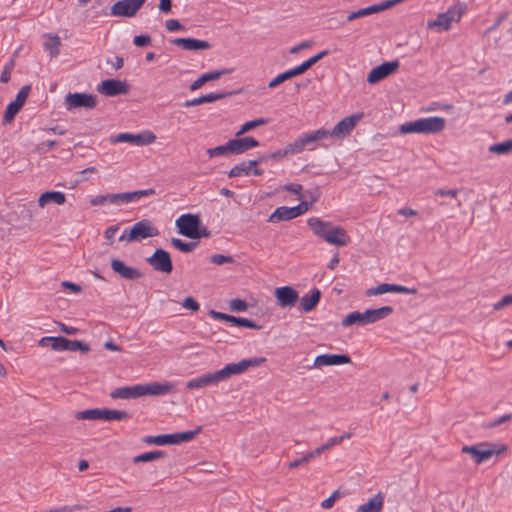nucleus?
Listing matches in <instances>:
<instances>
[{"mask_svg":"<svg viewBox=\"0 0 512 512\" xmlns=\"http://www.w3.org/2000/svg\"><path fill=\"white\" fill-rule=\"evenodd\" d=\"M400 63L398 60L384 62L374 67L367 75V82L374 85L385 78L393 75L399 69Z\"/></svg>","mask_w":512,"mask_h":512,"instance_id":"nucleus-12","label":"nucleus"},{"mask_svg":"<svg viewBox=\"0 0 512 512\" xmlns=\"http://www.w3.org/2000/svg\"><path fill=\"white\" fill-rule=\"evenodd\" d=\"M146 0H120L110 8V14L115 17H134Z\"/></svg>","mask_w":512,"mask_h":512,"instance_id":"nucleus-10","label":"nucleus"},{"mask_svg":"<svg viewBox=\"0 0 512 512\" xmlns=\"http://www.w3.org/2000/svg\"><path fill=\"white\" fill-rule=\"evenodd\" d=\"M45 38H46V41L44 43L45 50L48 51L49 55L53 58L58 56L60 53V45H61L60 37L58 35L48 34L45 36Z\"/></svg>","mask_w":512,"mask_h":512,"instance_id":"nucleus-38","label":"nucleus"},{"mask_svg":"<svg viewBox=\"0 0 512 512\" xmlns=\"http://www.w3.org/2000/svg\"><path fill=\"white\" fill-rule=\"evenodd\" d=\"M120 226L119 225H113L108 227L104 232V237L107 241L108 245H113L115 242V236L117 232L119 231Z\"/></svg>","mask_w":512,"mask_h":512,"instance_id":"nucleus-54","label":"nucleus"},{"mask_svg":"<svg viewBox=\"0 0 512 512\" xmlns=\"http://www.w3.org/2000/svg\"><path fill=\"white\" fill-rule=\"evenodd\" d=\"M306 145L302 139V137L297 138L293 142L289 143L285 147V151L287 152V156L296 155L301 153L305 149Z\"/></svg>","mask_w":512,"mask_h":512,"instance_id":"nucleus-45","label":"nucleus"},{"mask_svg":"<svg viewBox=\"0 0 512 512\" xmlns=\"http://www.w3.org/2000/svg\"><path fill=\"white\" fill-rule=\"evenodd\" d=\"M276 304L282 309H290L299 300L298 291L292 286H281L274 290Z\"/></svg>","mask_w":512,"mask_h":512,"instance_id":"nucleus-15","label":"nucleus"},{"mask_svg":"<svg viewBox=\"0 0 512 512\" xmlns=\"http://www.w3.org/2000/svg\"><path fill=\"white\" fill-rule=\"evenodd\" d=\"M158 235L159 230L151 223V221L141 220L135 223L130 230H125L119 236V241L131 243L150 237H156Z\"/></svg>","mask_w":512,"mask_h":512,"instance_id":"nucleus-6","label":"nucleus"},{"mask_svg":"<svg viewBox=\"0 0 512 512\" xmlns=\"http://www.w3.org/2000/svg\"><path fill=\"white\" fill-rule=\"evenodd\" d=\"M342 497V494L339 490H335L332 492V494L324 499L321 503H320V506L323 508V509H330L334 506L335 502L340 499Z\"/></svg>","mask_w":512,"mask_h":512,"instance_id":"nucleus-51","label":"nucleus"},{"mask_svg":"<svg viewBox=\"0 0 512 512\" xmlns=\"http://www.w3.org/2000/svg\"><path fill=\"white\" fill-rule=\"evenodd\" d=\"M367 324H372L380 321L393 313L391 306H382L376 309H367L366 311Z\"/></svg>","mask_w":512,"mask_h":512,"instance_id":"nucleus-34","label":"nucleus"},{"mask_svg":"<svg viewBox=\"0 0 512 512\" xmlns=\"http://www.w3.org/2000/svg\"><path fill=\"white\" fill-rule=\"evenodd\" d=\"M287 157V152L285 151V148L279 149L277 151H274L269 154L262 155L258 157V160L260 163L267 162L268 160H275V159H282Z\"/></svg>","mask_w":512,"mask_h":512,"instance_id":"nucleus-48","label":"nucleus"},{"mask_svg":"<svg viewBox=\"0 0 512 512\" xmlns=\"http://www.w3.org/2000/svg\"><path fill=\"white\" fill-rule=\"evenodd\" d=\"M508 306H512V293L502 296L500 300L492 305V308L494 311H501Z\"/></svg>","mask_w":512,"mask_h":512,"instance_id":"nucleus-50","label":"nucleus"},{"mask_svg":"<svg viewBox=\"0 0 512 512\" xmlns=\"http://www.w3.org/2000/svg\"><path fill=\"white\" fill-rule=\"evenodd\" d=\"M363 118V113H356L340 120L332 130H328V136L342 140L347 137Z\"/></svg>","mask_w":512,"mask_h":512,"instance_id":"nucleus-11","label":"nucleus"},{"mask_svg":"<svg viewBox=\"0 0 512 512\" xmlns=\"http://www.w3.org/2000/svg\"><path fill=\"white\" fill-rule=\"evenodd\" d=\"M201 428L198 427L195 430H189L185 432H179L174 434H165L166 445H174L183 442H188L196 437V435L200 432Z\"/></svg>","mask_w":512,"mask_h":512,"instance_id":"nucleus-31","label":"nucleus"},{"mask_svg":"<svg viewBox=\"0 0 512 512\" xmlns=\"http://www.w3.org/2000/svg\"><path fill=\"white\" fill-rule=\"evenodd\" d=\"M310 461H311L310 456H308V454L306 453L302 458L296 459V460L290 462L288 464V467L290 469H295V468H298V467H300V466H302L304 464H307Z\"/></svg>","mask_w":512,"mask_h":512,"instance_id":"nucleus-61","label":"nucleus"},{"mask_svg":"<svg viewBox=\"0 0 512 512\" xmlns=\"http://www.w3.org/2000/svg\"><path fill=\"white\" fill-rule=\"evenodd\" d=\"M150 41H151V38L148 35H138V36H135L133 39V43L137 47H144V46L148 45L150 43Z\"/></svg>","mask_w":512,"mask_h":512,"instance_id":"nucleus-63","label":"nucleus"},{"mask_svg":"<svg viewBox=\"0 0 512 512\" xmlns=\"http://www.w3.org/2000/svg\"><path fill=\"white\" fill-rule=\"evenodd\" d=\"M384 293H403V294H416V288H408L397 284L382 283L376 287L366 290L365 295L368 297L382 295Z\"/></svg>","mask_w":512,"mask_h":512,"instance_id":"nucleus-21","label":"nucleus"},{"mask_svg":"<svg viewBox=\"0 0 512 512\" xmlns=\"http://www.w3.org/2000/svg\"><path fill=\"white\" fill-rule=\"evenodd\" d=\"M16 54H14V57L5 65L2 73H1V76H0V81L2 83H7L9 80H10V77H11V72L15 66V57H16Z\"/></svg>","mask_w":512,"mask_h":512,"instance_id":"nucleus-52","label":"nucleus"},{"mask_svg":"<svg viewBox=\"0 0 512 512\" xmlns=\"http://www.w3.org/2000/svg\"><path fill=\"white\" fill-rule=\"evenodd\" d=\"M97 90L105 96H116L128 93L129 86L125 81L107 79L100 83Z\"/></svg>","mask_w":512,"mask_h":512,"instance_id":"nucleus-20","label":"nucleus"},{"mask_svg":"<svg viewBox=\"0 0 512 512\" xmlns=\"http://www.w3.org/2000/svg\"><path fill=\"white\" fill-rule=\"evenodd\" d=\"M310 205L307 201L301 200L300 204L294 207H278L268 218V222L278 223L281 221H287L294 219L302 214H304Z\"/></svg>","mask_w":512,"mask_h":512,"instance_id":"nucleus-9","label":"nucleus"},{"mask_svg":"<svg viewBox=\"0 0 512 512\" xmlns=\"http://www.w3.org/2000/svg\"><path fill=\"white\" fill-rule=\"evenodd\" d=\"M446 127V120L440 116L420 118L399 127L401 134H438Z\"/></svg>","mask_w":512,"mask_h":512,"instance_id":"nucleus-2","label":"nucleus"},{"mask_svg":"<svg viewBox=\"0 0 512 512\" xmlns=\"http://www.w3.org/2000/svg\"><path fill=\"white\" fill-rule=\"evenodd\" d=\"M321 299V291L317 288H313L309 291V293L299 297V309L303 313H309L313 311Z\"/></svg>","mask_w":512,"mask_h":512,"instance_id":"nucleus-26","label":"nucleus"},{"mask_svg":"<svg viewBox=\"0 0 512 512\" xmlns=\"http://www.w3.org/2000/svg\"><path fill=\"white\" fill-rule=\"evenodd\" d=\"M75 418L78 420L121 421L130 418V414L125 410L93 408L77 412Z\"/></svg>","mask_w":512,"mask_h":512,"instance_id":"nucleus-5","label":"nucleus"},{"mask_svg":"<svg viewBox=\"0 0 512 512\" xmlns=\"http://www.w3.org/2000/svg\"><path fill=\"white\" fill-rule=\"evenodd\" d=\"M507 451L508 446L500 442H480L475 445H465L461 448V453L470 455L477 465L484 463L492 456H501Z\"/></svg>","mask_w":512,"mask_h":512,"instance_id":"nucleus-1","label":"nucleus"},{"mask_svg":"<svg viewBox=\"0 0 512 512\" xmlns=\"http://www.w3.org/2000/svg\"><path fill=\"white\" fill-rule=\"evenodd\" d=\"M267 123H268V119H266V118H257V119L248 121L240 127V129L236 132V136L239 137V136L249 132L252 129L266 125Z\"/></svg>","mask_w":512,"mask_h":512,"instance_id":"nucleus-42","label":"nucleus"},{"mask_svg":"<svg viewBox=\"0 0 512 512\" xmlns=\"http://www.w3.org/2000/svg\"><path fill=\"white\" fill-rule=\"evenodd\" d=\"M172 43L184 50L189 51L206 50L211 47L209 42L194 38H176L172 41Z\"/></svg>","mask_w":512,"mask_h":512,"instance_id":"nucleus-30","label":"nucleus"},{"mask_svg":"<svg viewBox=\"0 0 512 512\" xmlns=\"http://www.w3.org/2000/svg\"><path fill=\"white\" fill-rule=\"evenodd\" d=\"M296 76H298V73L295 70V68H292L290 70H287V71L277 75L274 79H272L268 83V87L270 89H273V88L277 87L278 85L282 84L283 82H285L286 80H289Z\"/></svg>","mask_w":512,"mask_h":512,"instance_id":"nucleus-43","label":"nucleus"},{"mask_svg":"<svg viewBox=\"0 0 512 512\" xmlns=\"http://www.w3.org/2000/svg\"><path fill=\"white\" fill-rule=\"evenodd\" d=\"M64 105L67 111H74L76 109L91 110L98 105L97 96L89 93H68L64 97Z\"/></svg>","mask_w":512,"mask_h":512,"instance_id":"nucleus-8","label":"nucleus"},{"mask_svg":"<svg viewBox=\"0 0 512 512\" xmlns=\"http://www.w3.org/2000/svg\"><path fill=\"white\" fill-rule=\"evenodd\" d=\"M112 270L126 280H138L142 278L143 274L134 267L126 265L119 259L111 261Z\"/></svg>","mask_w":512,"mask_h":512,"instance_id":"nucleus-23","label":"nucleus"},{"mask_svg":"<svg viewBox=\"0 0 512 512\" xmlns=\"http://www.w3.org/2000/svg\"><path fill=\"white\" fill-rule=\"evenodd\" d=\"M214 148H215L216 157L232 154V149L230 148V140L225 145H220V146H217Z\"/></svg>","mask_w":512,"mask_h":512,"instance_id":"nucleus-60","label":"nucleus"},{"mask_svg":"<svg viewBox=\"0 0 512 512\" xmlns=\"http://www.w3.org/2000/svg\"><path fill=\"white\" fill-rule=\"evenodd\" d=\"M174 389L175 385L170 382L142 384L143 397L166 395L171 393Z\"/></svg>","mask_w":512,"mask_h":512,"instance_id":"nucleus-25","label":"nucleus"},{"mask_svg":"<svg viewBox=\"0 0 512 512\" xmlns=\"http://www.w3.org/2000/svg\"><path fill=\"white\" fill-rule=\"evenodd\" d=\"M165 26L168 31H176L183 28L182 24L176 19L167 20Z\"/></svg>","mask_w":512,"mask_h":512,"instance_id":"nucleus-64","label":"nucleus"},{"mask_svg":"<svg viewBox=\"0 0 512 512\" xmlns=\"http://www.w3.org/2000/svg\"><path fill=\"white\" fill-rule=\"evenodd\" d=\"M163 456H164V452L157 450V451H151V452H146V453L137 455L133 458L132 461L135 464L141 463V462H151V461L159 459Z\"/></svg>","mask_w":512,"mask_h":512,"instance_id":"nucleus-44","label":"nucleus"},{"mask_svg":"<svg viewBox=\"0 0 512 512\" xmlns=\"http://www.w3.org/2000/svg\"><path fill=\"white\" fill-rule=\"evenodd\" d=\"M182 306L192 312H197L200 308L198 302L191 296H188L183 300Z\"/></svg>","mask_w":512,"mask_h":512,"instance_id":"nucleus-55","label":"nucleus"},{"mask_svg":"<svg viewBox=\"0 0 512 512\" xmlns=\"http://www.w3.org/2000/svg\"><path fill=\"white\" fill-rule=\"evenodd\" d=\"M30 91H31L30 85L23 86L20 89V91L17 93L14 101H12L8 104V106L6 107L5 113H4V117H3L4 124H9L13 121L15 116L18 114V112L21 110V108L25 104Z\"/></svg>","mask_w":512,"mask_h":512,"instance_id":"nucleus-14","label":"nucleus"},{"mask_svg":"<svg viewBox=\"0 0 512 512\" xmlns=\"http://www.w3.org/2000/svg\"><path fill=\"white\" fill-rule=\"evenodd\" d=\"M324 240L331 245L342 247L350 242V237L343 227L330 222L329 232L325 235Z\"/></svg>","mask_w":512,"mask_h":512,"instance_id":"nucleus-22","label":"nucleus"},{"mask_svg":"<svg viewBox=\"0 0 512 512\" xmlns=\"http://www.w3.org/2000/svg\"><path fill=\"white\" fill-rule=\"evenodd\" d=\"M259 163L260 162L258 158L254 160L243 161L235 165L233 168H231V170L228 172V176L230 178L248 176L251 174L252 168L258 165Z\"/></svg>","mask_w":512,"mask_h":512,"instance_id":"nucleus-32","label":"nucleus"},{"mask_svg":"<svg viewBox=\"0 0 512 512\" xmlns=\"http://www.w3.org/2000/svg\"><path fill=\"white\" fill-rule=\"evenodd\" d=\"M66 351H80L82 353H88L90 351V347L85 342L68 339Z\"/></svg>","mask_w":512,"mask_h":512,"instance_id":"nucleus-46","label":"nucleus"},{"mask_svg":"<svg viewBox=\"0 0 512 512\" xmlns=\"http://www.w3.org/2000/svg\"><path fill=\"white\" fill-rule=\"evenodd\" d=\"M383 12V8L381 3L374 4L362 9H359L357 11L350 12L347 16V21L351 22L357 18L369 16L372 14Z\"/></svg>","mask_w":512,"mask_h":512,"instance_id":"nucleus-37","label":"nucleus"},{"mask_svg":"<svg viewBox=\"0 0 512 512\" xmlns=\"http://www.w3.org/2000/svg\"><path fill=\"white\" fill-rule=\"evenodd\" d=\"M230 70H215L201 75L198 79H196L190 86L192 91L198 90L201 88L206 82L214 81L219 79L223 74L229 73Z\"/></svg>","mask_w":512,"mask_h":512,"instance_id":"nucleus-35","label":"nucleus"},{"mask_svg":"<svg viewBox=\"0 0 512 512\" xmlns=\"http://www.w3.org/2000/svg\"><path fill=\"white\" fill-rule=\"evenodd\" d=\"M266 361L264 357H254L249 359H243L237 363H228L223 368L217 370L221 382L227 381L232 376L240 375L250 368L259 367Z\"/></svg>","mask_w":512,"mask_h":512,"instance_id":"nucleus-7","label":"nucleus"},{"mask_svg":"<svg viewBox=\"0 0 512 512\" xmlns=\"http://www.w3.org/2000/svg\"><path fill=\"white\" fill-rule=\"evenodd\" d=\"M327 54H328V52L326 50H323L294 68L297 71L298 75H301L304 72H306L308 69H310L319 60L324 58Z\"/></svg>","mask_w":512,"mask_h":512,"instance_id":"nucleus-41","label":"nucleus"},{"mask_svg":"<svg viewBox=\"0 0 512 512\" xmlns=\"http://www.w3.org/2000/svg\"><path fill=\"white\" fill-rule=\"evenodd\" d=\"M171 244L176 249H178L179 251L184 252V253L191 252L196 247V245H197L196 243L184 242V241H182L179 238H173L171 240Z\"/></svg>","mask_w":512,"mask_h":512,"instance_id":"nucleus-47","label":"nucleus"},{"mask_svg":"<svg viewBox=\"0 0 512 512\" xmlns=\"http://www.w3.org/2000/svg\"><path fill=\"white\" fill-rule=\"evenodd\" d=\"M385 495L378 492L368 499L366 503L357 506L355 512H381L384 506Z\"/></svg>","mask_w":512,"mask_h":512,"instance_id":"nucleus-29","label":"nucleus"},{"mask_svg":"<svg viewBox=\"0 0 512 512\" xmlns=\"http://www.w3.org/2000/svg\"><path fill=\"white\" fill-rule=\"evenodd\" d=\"M147 263L157 272L170 274L173 270V264L170 254L164 249H156L154 253L147 258Z\"/></svg>","mask_w":512,"mask_h":512,"instance_id":"nucleus-13","label":"nucleus"},{"mask_svg":"<svg viewBox=\"0 0 512 512\" xmlns=\"http://www.w3.org/2000/svg\"><path fill=\"white\" fill-rule=\"evenodd\" d=\"M229 308L232 311L243 312L248 309V304L239 298H234L229 302Z\"/></svg>","mask_w":512,"mask_h":512,"instance_id":"nucleus-53","label":"nucleus"},{"mask_svg":"<svg viewBox=\"0 0 512 512\" xmlns=\"http://www.w3.org/2000/svg\"><path fill=\"white\" fill-rule=\"evenodd\" d=\"M283 189L288 191V192H292L294 194H297L299 196V199L302 200V195H301L302 185L296 184V183H290V184H286L283 187Z\"/></svg>","mask_w":512,"mask_h":512,"instance_id":"nucleus-62","label":"nucleus"},{"mask_svg":"<svg viewBox=\"0 0 512 512\" xmlns=\"http://www.w3.org/2000/svg\"><path fill=\"white\" fill-rule=\"evenodd\" d=\"M458 193V189H438L436 190L435 195L440 197H449L452 199H457Z\"/></svg>","mask_w":512,"mask_h":512,"instance_id":"nucleus-59","label":"nucleus"},{"mask_svg":"<svg viewBox=\"0 0 512 512\" xmlns=\"http://www.w3.org/2000/svg\"><path fill=\"white\" fill-rule=\"evenodd\" d=\"M156 140V135L151 131H144L139 134L120 133L111 141L113 143L127 142L137 146L150 145Z\"/></svg>","mask_w":512,"mask_h":512,"instance_id":"nucleus-16","label":"nucleus"},{"mask_svg":"<svg viewBox=\"0 0 512 512\" xmlns=\"http://www.w3.org/2000/svg\"><path fill=\"white\" fill-rule=\"evenodd\" d=\"M301 137H302L305 145L308 146L315 142L325 140L329 136H328V130L321 128V129H318V130H315L312 132L304 133Z\"/></svg>","mask_w":512,"mask_h":512,"instance_id":"nucleus-39","label":"nucleus"},{"mask_svg":"<svg viewBox=\"0 0 512 512\" xmlns=\"http://www.w3.org/2000/svg\"><path fill=\"white\" fill-rule=\"evenodd\" d=\"M307 225L317 237L324 240L325 235L329 232L330 222L311 217L307 220Z\"/></svg>","mask_w":512,"mask_h":512,"instance_id":"nucleus-33","label":"nucleus"},{"mask_svg":"<svg viewBox=\"0 0 512 512\" xmlns=\"http://www.w3.org/2000/svg\"><path fill=\"white\" fill-rule=\"evenodd\" d=\"M153 189L138 190L133 192H122L115 194L96 195L90 199V205L93 207L110 205H121L139 200L142 197L154 194Z\"/></svg>","mask_w":512,"mask_h":512,"instance_id":"nucleus-3","label":"nucleus"},{"mask_svg":"<svg viewBox=\"0 0 512 512\" xmlns=\"http://www.w3.org/2000/svg\"><path fill=\"white\" fill-rule=\"evenodd\" d=\"M221 383L218 371H211L201 374L193 379L186 382V388L188 390H200L210 386H216Z\"/></svg>","mask_w":512,"mask_h":512,"instance_id":"nucleus-17","label":"nucleus"},{"mask_svg":"<svg viewBox=\"0 0 512 512\" xmlns=\"http://www.w3.org/2000/svg\"><path fill=\"white\" fill-rule=\"evenodd\" d=\"M175 225L179 234L191 239L209 236V232L202 226L200 218L196 214L181 215L177 218Z\"/></svg>","mask_w":512,"mask_h":512,"instance_id":"nucleus-4","label":"nucleus"},{"mask_svg":"<svg viewBox=\"0 0 512 512\" xmlns=\"http://www.w3.org/2000/svg\"><path fill=\"white\" fill-rule=\"evenodd\" d=\"M229 93H210L202 95L203 103H212L225 98Z\"/></svg>","mask_w":512,"mask_h":512,"instance_id":"nucleus-58","label":"nucleus"},{"mask_svg":"<svg viewBox=\"0 0 512 512\" xmlns=\"http://www.w3.org/2000/svg\"><path fill=\"white\" fill-rule=\"evenodd\" d=\"M259 142L253 137L230 139V148L233 155L243 154L246 151L257 147Z\"/></svg>","mask_w":512,"mask_h":512,"instance_id":"nucleus-28","label":"nucleus"},{"mask_svg":"<svg viewBox=\"0 0 512 512\" xmlns=\"http://www.w3.org/2000/svg\"><path fill=\"white\" fill-rule=\"evenodd\" d=\"M351 363V358L346 354H321L315 357L313 361L314 368L327 366H340Z\"/></svg>","mask_w":512,"mask_h":512,"instance_id":"nucleus-19","label":"nucleus"},{"mask_svg":"<svg viewBox=\"0 0 512 512\" xmlns=\"http://www.w3.org/2000/svg\"><path fill=\"white\" fill-rule=\"evenodd\" d=\"M110 397L112 399H137L143 397L142 384L134 386L119 387L111 391Z\"/></svg>","mask_w":512,"mask_h":512,"instance_id":"nucleus-24","label":"nucleus"},{"mask_svg":"<svg viewBox=\"0 0 512 512\" xmlns=\"http://www.w3.org/2000/svg\"><path fill=\"white\" fill-rule=\"evenodd\" d=\"M146 444H154V445H166V438L164 435L157 436H147L143 439Z\"/></svg>","mask_w":512,"mask_h":512,"instance_id":"nucleus-57","label":"nucleus"},{"mask_svg":"<svg viewBox=\"0 0 512 512\" xmlns=\"http://www.w3.org/2000/svg\"><path fill=\"white\" fill-rule=\"evenodd\" d=\"M461 14L453 9H449L444 13L437 15V18L427 22L429 29H437L438 31H447L450 29L452 22H457Z\"/></svg>","mask_w":512,"mask_h":512,"instance_id":"nucleus-18","label":"nucleus"},{"mask_svg":"<svg viewBox=\"0 0 512 512\" xmlns=\"http://www.w3.org/2000/svg\"><path fill=\"white\" fill-rule=\"evenodd\" d=\"M65 202L66 195L61 191H45L38 198V206L41 209L46 208L49 204L62 206Z\"/></svg>","mask_w":512,"mask_h":512,"instance_id":"nucleus-27","label":"nucleus"},{"mask_svg":"<svg viewBox=\"0 0 512 512\" xmlns=\"http://www.w3.org/2000/svg\"><path fill=\"white\" fill-rule=\"evenodd\" d=\"M488 151L495 155H508L512 153V138L506 141L491 144Z\"/></svg>","mask_w":512,"mask_h":512,"instance_id":"nucleus-40","label":"nucleus"},{"mask_svg":"<svg viewBox=\"0 0 512 512\" xmlns=\"http://www.w3.org/2000/svg\"><path fill=\"white\" fill-rule=\"evenodd\" d=\"M68 339L62 336H53L51 349L56 352L66 351L67 350Z\"/></svg>","mask_w":512,"mask_h":512,"instance_id":"nucleus-49","label":"nucleus"},{"mask_svg":"<svg viewBox=\"0 0 512 512\" xmlns=\"http://www.w3.org/2000/svg\"><path fill=\"white\" fill-rule=\"evenodd\" d=\"M341 325L349 327L352 325L364 326L367 324L366 312H351L347 314L341 321Z\"/></svg>","mask_w":512,"mask_h":512,"instance_id":"nucleus-36","label":"nucleus"},{"mask_svg":"<svg viewBox=\"0 0 512 512\" xmlns=\"http://www.w3.org/2000/svg\"><path fill=\"white\" fill-rule=\"evenodd\" d=\"M210 260L212 263H214L216 265H222V264L233 262V258L231 256H225L222 254H214L210 257Z\"/></svg>","mask_w":512,"mask_h":512,"instance_id":"nucleus-56","label":"nucleus"}]
</instances>
